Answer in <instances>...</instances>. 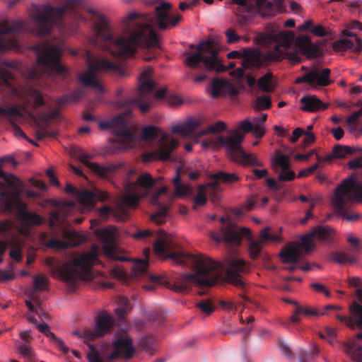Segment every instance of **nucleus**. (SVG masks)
Returning <instances> with one entry per match:
<instances>
[{
  "label": "nucleus",
  "mask_w": 362,
  "mask_h": 362,
  "mask_svg": "<svg viewBox=\"0 0 362 362\" xmlns=\"http://www.w3.org/2000/svg\"><path fill=\"white\" fill-rule=\"evenodd\" d=\"M171 4L161 2L155 6L154 17L149 14L130 13L122 19V28H114L104 16H98L93 24L95 36L90 40L94 46L116 57H133L138 48H158L159 42L151 25L154 23L160 30L175 27L182 16L170 14Z\"/></svg>",
  "instance_id": "1"
},
{
  "label": "nucleus",
  "mask_w": 362,
  "mask_h": 362,
  "mask_svg": "<svg viewBox=\"0 0 362 362\" xmlns=\"http://www.w3.org/2000/svg\"><path fill=\"white\" fill-rule=\"evenodd\" d=\"M177 246L173 236L163 230L158 233V239L153 245V252L165 260L172 259L175 264L187 267L195 272L185 273L174 277L170 283V288L177 293H187L191 285L211 286L217 281L216 272L219 264L202 254L192 255L183 251L172 252Z\"/></svg>",
  "instance_id": "2"
},
{
  "label": "nucleus",
  "mask_w": 362,
  "mask_h": 362,
  "mask_svg": "<svg viewBox=\"0 0 362 362\" xmlns=\"http://www.w3.org/2000/svg\"><path fill=\"white\" fill-rule=\"evenodd\" d=\"M156 182L149 173L140 175L136 182L125 185L124 194L118 198L115 208L104 206L99 209L100 217L107 219L112 215L118 221L126 220L129 216L128 209L135 207L138 201L145 197Z\"/></svg>",
  "instance_id": "3"
},
{
  "label": "nucleus",
  "mask_w": 362,
  "mask_h": 362,
  "mask_svg": "<svg viewBox=\"0 0 362 362\" xmlns=\"http://www.w3.org/2000/svg\"><path fill=\"white\" fill-rule=\"evenodd\" d=\"M293 40V35L291 30L279 33L268 32L262 35V43L269 45L275 43L274 49L264 53L257 49L247 48L243 51L242 66L245 69L260 68L264 62H279L284 59L285 51Z\"/></svg>",
  "instance_id": "4"
},
{
  "label": "nucleus",
  "mask_w": 362,
  "mask_h": 362,
  "mask_svg": "<svg viewBox=\"0 0 362 362\" xmlns=\"http://www.w3.org/2000/svg\"><path fill=\"white\" fill-rule=\"evenodd\" d=\"M59 1L64 5L54 7L49 4H44L32 11L30 17L36 35H47L54 27H58L60 32L64 31L62 18L65 12L82 2L81 0H59Z\"/></svg>",
  "instance_id": "5"
},
{
  "label": "nucleus",
  "mask_w": 362,
  "mask_h": 362,
  "mask_svg": "<svg viewBox=\"0 0 362 362\" xmlns=\"http://www.w3.org/2000/svg\"><path fill=\"white\" fill-rule=\"evenodd\" d=\"M99 246L93 245L90 251L76 257L54 269L57 278L72 283L76 280H88L93 276L92 267L99 263Z\"/></svg>",
  "instance_id": "6"
},
{
  "label": "nucleus",
  "mask_w": 362,
  "mask_h": 362,
  "mask_svg": "<svg viewBox=\"0 0 362 362\" xmlns=\"http://www.w3.org/2000/svg\"><path fill=\"white\" fill-rule=\"evenodd\" d=\"M331 202L339 216L349 221L358 220L359 214L346 212L351 204L362 202V185L355 180L354 175L346 177L334 189Z\"/></svg>",
  "instance_id": "7"
},
{
  "label": "nucleus",
  "mask_w": 362,
  "mask_h": 362,
  "mask_svg": "<svg viewBox=\"0 0 362 362\" xmlns=\"http://www.w3.org/2000/svg\"><path fill=\"white\" fill-rule=\"evenodd\" d=\"M197 52L187 53L185 65L192 69L203 67L206 71L223 72L235 67V64L230 62L228 67L222 64L218 57V49L213 40L202 41L197 46Z\"/></svg>",
  "instance_id": "8"
},
{
  "label": "nucleus",
  "mask_w": 362,
  "mask_h": 362,
  "mask_svg": "<svg viewBox=\"0 0 362 362\" xmlns=\"http://www.w3.org/2000/svg\"><path fill=\"white\" fill-rule=\"evenodd\" d=\"M87 70L78 75L79 82L86 87H90L98 93L105 90L98 78L100 73H112L119 76L125 75L124 69L119 64L110 61L106 58H98L90 53H86Z\"/></svg>",
  "instance_id": "9"
},
{
  "label": "nucleus",
  "mask_w": 362,
  "mask_h": 362,
  "mask_svg": "<svg viewBox=\"0 0 362 362\" xmlns=\"http://www.w3.org/2000/svg\"><path fill=\"white\" fill-rule=\"evenodd\" d=\"M131 110L124 112L105 121H100L98 126L100 129H110L116 136L119 147L127 149L134 146L136 136L132 132L134 128L130 117Z\"/></svg>",
  "instance_id": "10"
},
{
  "label": "nucleus",
  "mask_w": 362,
  "mask_h": 362,
  "mask_svg": "<svg viewBox=\"0 0 362 362\" xmlns=\"http://www.w3.org/2000/svg\"><path fill=\"white\" fill-rule=\"evenodd\" d=\"M244 135L239 130H233L227 136H218L219 144L223 146L227 156L233 162L252 166H261L255 154L246 153L242 146Z\"/></svg>",
  "instance_id": "11"
},
{
  "label": "nucleus",
  "mask_w": 362,
  "mask_h": 362,
  "mask_svg": "<svg viewBox=\"0 0 362 362\" xmlns=\"http://www.w3.org/2000/svg\"><path fill=\"white\" fill-rule=\"evenodd\" d=\"M210 237L217 243L225 241L235 245H239L243 238H248L250 240L248 252L253 259L258 258L264 245L258 240H252L250 230L248 228H238L231 223H228L221 228V235L211 232Z\"/></svg>",
  "instance_id": "12"
},
{
  "label": "nucleus",
  "mask_w": 362,
  "mask_h": 362,
  "mask_svg": "<svg viewBox=\"0 0 362 362\" xmlns=\"http://www.w3.org/2000/svg\"><path fill=\"white\" fill-rule=\"evenodd\" d=\"M22 192L12 193L11 194H1V204L7 211L16 209L18 211V221L21 226L26 230L25 234L29 233V228L40 226L43 223V218L37 213L26 210L27 206L21 198Z\"/></svg>",
  "instance_id": "13"
},
{
  "label": "nucleus",
  "mask_w": 362,
  "mask_h": 362,
  "mask_svg": "<svg viewBox=\"0 0 362 362\" xmlns=\"http://www.w3.org/2000/svg\"><path fill=\"white\" fill-rule=\"evenodd\" d=\"M153 75V69L150 67L142 71L139 77V86L138 89L139 98L131 99L124 103H118L119 107H132L137 106L142 113L147 112L152 106L151 102L148 100L151 92L156 87V84L151 80Z\"/></svg>",
  "instance_id": "14"
},
{
  "label": "nucleus",
  "mask_w": 362,
  "mask_h": 362,
  "mask_svg": "<svg viewBox=\"0 0 362 362\" xmlns=\"http://www.w3.org/2000/svg\"><path fill=\"white\" fill-rule=\"evenodd\" d=\"M37 51V64L46 74H62L66 69L59 63L61 46L44 42L34 47Z\"/></svg>",
  "instance_id": "15"
},
{
  "label": "nucleus",
  "mask_w": 362,
  "mask_h": 362,
  "mask_svg": "<svg viewBox=\"0 0 362 362\" xmlns=\"http://www.w3.org/2000/svg\"><path fill=\"white\" fill-rule=\"evenodd\" d=\"M240 6L238 15L247 20L250 15L259 14L262 17L274 15L279 11L282 4L279 0H233Z\"/></svg>",
  "instance_id": "16"
},
{
  "label": "nucleus",
  "mask_w": 362,
  "mask_h": 362,
  "mask_svg": "<svg viewBox=\"0 0 362 362\" xmlns=\"http://www.w3.org/2000/svg\"><path fill=\"white\" fill-rule=\"evenodd\" d=\"M291 32L294 35L293 31ZM293 42H294L296 47L299 49L301 54L308 57H315L319 51L317 45L313 44L308 36L300 35L295 39V35H293V40L291 42L289 47L284 51V58L288 59L293 64L301 62V58L298 50L294 49L289 51L290 47Z\"/></svg>",
  "instance_id": "17"
},
{
  "label": "nucleus",
  "mask_w": 362,
  "mask_h": 362,
  "mask_svg": "<svg viewBox=\"0 0 362 362\" xmlns=\"http://www.w3.org/2000/svg\"><path fill=\"white\" fill-rule=\"evenodd\" d=\"M115 338L113 351L108 356V358L110 360L117 358L129 360L132 358L135 352V348L132 339L127 332H116Z\"/></svg>",
  "instance_id": "18"
},
{
  "label": "nucleus",
  "mask_w": 362,
  "mask_h": 362,
  "mask_svg": "<svg viewBox=\"0 0 362 362\" xmlns=\"http://www.w3.org/2000/svg\"><path fill=\"white\" fill-rule=\"evenodd\" d=\"M23 21L4 19L0 21V51H6L16 47V42L8 35L14 34L25 28Z\"/></svg>",
  "instance_id": "19"
},
{
  "label": "nucleus",
  "mask_w": 362,
  "mask_h": 362,
  "mask_svg": "<svg viewBox=\"0 0 362 362\" xmlns=\"http://www.w3.org/2000/svg\"><path fill=\"white\" fill-rule=\"evenodd\" d=\"M117 228L114 226L96 229L95 234L103 244V252L108 258L115 260L125 261L127 258L117 254L115 244Z\"/></svg>",
  "instance_id": "20"
},
{
  "label": "nucleus",
  "mask_w": 362,
  "mask_h": 362,
  "mask_svg": "<svg viewBox=\"0 0 362 362\" xmlns=\"http://www.w3.org/2000/svg\"><path fill=\"white\" fill-rule=\"evenodd\" d=\"M226 279L237 287L244 288L245 282L241 274L247 272L245 262L237 257H229L226 261Z\"/></svg>",
  "instance_id": "21"
},
{
  "label": "nucleus",
  "mask_w": 362,
  "mask_h": 362,
  "mask_svg": "<svg viewBox=\"0 0 362 362\" xmlns=\"http://www.w3.org/2000/svg\"><path fill=\"white\" fill-rule=\"evenodd\" d=\"M334 230L329 226H316L308 233L301 237V245L305 252H308L315 247L314 240L322 242H330Z\"/></svg>",
  "instance_id": "22"
},
{
  "label": "nucleus",
  "mask_w": 362,
  "mask_h": 362,
  "mask_svg": "<svg viewBox=\"0 0 362 362\" xmlns=\"http://www.w3.org/2000/svg\"><path fill=\"white\" fill-rule=\"evenodd\" d=\"M167 137L164 134L160 139V145L153 151L145 153L143 154L142 160L148 163L154 160H166L170 158L171 152L177 147V141L171 139L170 141H163Z\"/></svg>",
  "instance_id": "23"
},
{
  "label": "nucleus",
  "mask_w": 362,
  "mask_h": 362,
  "mask_svg": "<svg viewBox=\"0 0 362 362\" xmlns=\"http://www.w3.org/2000/svg\"><path fill=\"white\" fill-rule=\"evenodd\" d=\"M62 235L66 240L52 238L47 241L45 245L49 248L66 249L71 247H76L86 240L85 236L74 230H64Z\"/></svg>",
  "instance_id": "24"
},
{
  "label": "nucleus",
  "mask_w": 362,
  "mask_h": 362,
  "mask_svg": "<svg viewBox=\"0 0 362 362\" xmlns=\"http://www.w3.org/2000/svg\"><path fill=\"white\" fill-rule=\"evenodd\" d=\"M93 158L92 155L81 153L78 156V160L86 165L93 173L103 179H108L121 165L110 164L108 165H100L97 163L90 162V159Z\"/></svg>",
  "instance_id": "25"
},
{
  "label": "nucleus",
  "mask_w": 362,
  "mask_h": 362,
  "mask_svg": "<svg viewBox=\"0 0 362 362\" xmlns=\"http://www.w3.org/2000/svg\"><path fill=\"white\" fill-rule=\"evenodd\" d=\"M112 327L111 316L107 313H100L96 318L95 330H87L84 332V337L88 340L103 337L110 332Z\"/></svg>",
  "instance_id": "26"
},
{
  "label": "nucleus",
  "mask_w": 362,
  "mask_h": 362,
  "mask_svg": "<svg viewBox=\"0 0 362 362\" xmlns=\"http://www.w3.org/2000/svg\"><path fill=\"white\" fill-rule=\"evenodd\" d=\"M35 313H28L27 321L36 325L37 329L45 334L49 340L55 344L58 349L64 354H67L69 351V347L64 344L61 338L56 335L50 330V327L47 323H39L34 316Z\"/></svg>",
  "instance_id": "27"
},
{
  "label": "nucleus",
  "mask_w": 362,
  "mask_h": 362,
  "mask_svg": "<svg viewBox=\"0 0 362 362\" xmlns=\"http://www.w3.org/2000/svg\"><path fill=\"white\" fill-rule=\"evenodd\" d=\"M19 97L33 108H37L45 105L42 92L33 86H25Z\"/></svg>",
  "instance_id": "28"
},
{
  "label": "nucleus",
  "mask_w": 362,
  "mask_h": 362,
  "mask_svg": "<svg viewBox=\"0 0 362 362\" xmlns=\"http://www.w3.org/2000/svg\"><path fill=\"white\" fill-rule=\"evenodd\" d=\"M350 316L336 315L335 317L351 328L362 329V305L354 303L349 306Z\"/></svg>",
  "instance_id": "29"
},
{
  "label": "nucleus",
  "mask_w": 362,
  "mask_h": 362,
  "mask_svg": "<svg viewBox=\"0 0 362 362\" xmlns=\"http://www.w3.org/2000/svg\"><path fill=\"white\" fill-rule=\"evenodd\" d=\"M0 115H4L8 119L12 127V132L16 136H19L25 140H28V137L25 134L23 130L16 124L15 119L16 117H22L23 114L17 106H9L3 107L0 106Z\"/></svg>",
  "instance_id": "30"
},
{
  "label": "nucleus",
  "mask_w": 362,
  "mask_h": 362,
  "mask_svg": "<svg viewBox=\"0 0 362 362\" xmlns=\"http://www.w3.org/2000/svg\"><path fill=\"white\" fill-rule=\"evenodd\" d=\"M272 165L274 169L277 166L281 168V172L278 176L279 181H291L295 178V173L290 170V162L288 157L286 155L279 153L272 160Z\"/></svg>",
  "instance_id": "31"
},
{
  "label": "nucleus",
  "mask_w": 362,
  "mask_h": 362,
  "mask_svg": "<svg viewBox=\"0 0 362 362\" xmlns=\"http://www.w3.org/2000/svg\"><path fill=\"white\" fill-rule=\"evenodd\" d=\"M167 193V187L165 186L162 187L160 189L156 192L151 197V202L153 205L158 206V211L151 215V219L152 221L158 224H161L165 221L167 212L169 206L168 205L161 204L159 202V197L162 194Z\"/></svg>",
  "instance_id": "32"
},
{
  "label": "nucleus",
  "mask_w": 362,
  "mask_h": 362,
  "mask_svg": "<svg viewBox=\"0 0 362 362\" xmlns=\"http://www.w3.org/2000/svg\"><path fill=\"white\" fill-rule=\"evenodd\" d=\"M236 95L238 91L235 86L227 80L215 78L211 82V95L217 98L223 95Z\"/></svg>",
  "instance_id": "33"
},
{
  "label": "nucleus",
  "mask_w": 362,
  "mask_h": 362,
  "mask_svg": "<svg viewBox=\"0 0 362 362\" xmlns=\"http://www.w3.org/2000/svg\"><path fill=\"white\" fill-rule=\"evenodd\" d=\"M202 122L203 119L201 117H189L185 123L174 125L172 127L171 132L173 134H178L182 136H189L202 125Z\"/></svg>",
  "instance_id": "34"
},
{
  "label": "nucleus",
  "mask_w": 362,
  "mask_h": 362,
  "mask_svg": "<svg viewBox=\"0 0 362 362\" xmlns=\"http://www.w3.org/2000/svg\"><path fill=\"white\" fill-rule=\"evenodd\" d=\"M332 48L335 52L349 50L358 53L362 51V40L359 37H356L354 40L346 38L340 39L332 43Z\"/></svg>",
  "instance_id": "35"
},
{
  "label": "nucleus",
  "mask_w": 362,
  "mask_h": 362,
  "mask_svg": "<svg viewBox=\"0 0 362 362\" xmlns=\"http://www.w3.org/2000/svg\"><path fill=\"white\" fill-rule=\"evenodd\" d=\"M300 246L297 243H290L281 251L279 256L284 258V263H296L301 257Z\"/></svg>",
  "instance_id": "36"
},
{
  "label": "nucleus",
  "mask_w": 362,
  "mask_h": 362,
  "mask_svg": "<svg viewBox=\"0 0 362 362\" xmlns=\"http://www.w3.org/2000/svg\"><path fill=\"white\" fill-rule=\"evenodd\" d=\"M330 69L325 68L321 71L317 68H313L308 72L310 76V82L311 86L317 85L320 86H327L331 83L329 78Z\"/></svg>",
  "instance_id": "37"
},
{
  "label": "nucleus",
  "mask_w": 362,
  "mask_h": 362,
  "mask_svg": "<svg viewBox=\"0 0 362 362\" xmlns=\"http://www.w3.org/2000/svg\"><path fill=\"white\" fill-rule=\"evenodd\" d=\"M302 104L301 110L305 112H316L325 110L328 107V103H322L315 95H308L303 96L300 100Z\"/></svg>",
  "instance_id": "38"
},
{
  "label": "nucleus",
  "mask_w": 362,
  "mask_h": 362,
  "mask_svg": "<svg viewBox=\"0 0 362 362\" xmlns=\"http://www.w3.org/2000/svg\"><path fill=\"white\" fill-rule=\"evenodd\" d=\"M77 196L78 201L87 206H91L95 199L103 202L107 200L110 197L109 194L106 192L98 191L93 193L88 190L78 193Z\"/></svg>",
  "instance_id": "39"
},
{
  "label": "nucleus",
  "mask_w": 362,
  "mask_h": 362,
  "mask_svg": "<svg viewBox=\"0 0 362 362\" xmlns=\"http://www.w3.org/2000/svg\"><path fill=\"white\" fill-rule=\"evenodd\" d=\"M209 177L214 181L208 184V186L216 187L219 183L231 184L238 182L240 177L233 173H226L219 171L216 173L211 174Z\"/></svg>",
  "instance_id": "40"
},
{
  "label": "nucleus",
  "mask_w": 362,
  "mask_h": 362,
  "mask_svg": "<svg viewBox=\"0 0 362 362\" xmlns=\"http://www.w3.org/2000/svg\"><path fill=\"white\" fill-rule=\"evenodd\" d=\"M74 206V204L72 202H66L58 210L52 211L49 217V226L52 228L57 223L62 221L64 216L70 214Z\"/></svg>",
  "instance_id": "41"
},
{
  "label": "nucleus",
  "mask_w": 362,
  "mask_h": 362,
  "mask_svg": "<svg viewBox=\"0 0 362 362\" xmlns=\"http://www.w3.org/2000/svg\"><path fill=\"white\" fill-rule=\"evenodd\" d=\"M344 351L355 362H362V345H358L354 340L349 341L344 344Z\"/></svg>",
  "instance_id": "42"
},
{
  "label": "nucleus",
  "mask_w": 362,
  "mask_h": 362,
  "mask_svg": "<svg viewBox=\"0 0 362 362\" xmlns=\"http://www.w3.org/2000/svg\"><path fill=\"white\" fill-rule=\"evenodd\" d=\"M329 259L339 264H353L357 262V257L355 255H348L339 251L332 252L329 255Z\"/></svg>",
  "instance_id": "43"
},
{
  "label": "nucleus",
  "mask_w": 362,
  "mask_h": 362,
  "mask_svg": "<svg viewBox=\"0 0 362 362\" xmlns=\"http://www.w3.org/2000/svg\"><path fill=\"white\" fill-rule=\"evenodd\" d=\"M17 353L25 360V362H36V354L33 351L31 343L20 344L17 348Z\"/></svg>",
  "instance_id": "44"
},
{
  "label": "nucleus",
  "mask_w": 362,
  "mask_h": 362,
  "mask_svg": "<svg viewBox=\"0 0 362 362\" xmlns=\"http://www.w3.org/2000/svg\"><path fill=\"white\" fill-rule=\"evenodd\" d=\"M257 84L258 88L265 93H270L274 90L272 74L269 72L259 78Z\"/></svg>",
  "instance_id": "45"
},
{
  "label": "nucleus",
  "mask_w": 362,
  "mask_h": 362,
  "mask_svg": "<svg viewBox=\"0 0 362 362\" xmlns=\"http://www.w3.org/2000/svg\"><path fill=\"white\" fill-rule=\"evenodd\" d=\"M14 223L9 219L0 221V238L6 240L13 236Z\"/></svg>",
  "instance_id": "46"
},
{
  "label": "nucleus",
  "mask_w": 362,
  "mask_h": 362,
  "mask_svg": "<svg viewBox=\"0 0 362 362\" xmlns=\"http://www.w3.org/2000/svg\"><path fill=\"white\" fill-rule=\"evenodd\" d=\"M252 105L255 111L268 110L272 105L271 98L267 95L257 96L253 100Z\"/></svg>",
  "instance_id": "47"
},
{
  "label": "nucleus",
  "mask_w": 362,
  "mask_h": 362,
  "mask_svg": "<svg viewBox=\"0 0 362 362\" xmlns=\"http://www.w3.org/2000/svg\"><path fill=\"white\" fill-rule=\"evenodd\" d=\"M356 149L344 145L337 144L333 147L334 156L336 158H344L356 152Z\"/></svg>",
  "instance_id": "48"
},
{
  "label": "nucleus",
  "mask_w": 362,
  "mask_h": 362,
  "mask_svg": "<svg viewBox=\"0 0 362 362\" xmlns=\"http://www.w3.org/2000/svg\"><path fill=\"white\" fill-rule=\"evenodd\" d=\"M227 129V124L223 121H218L214 124L209 126V128L203 129L198 133L199 136H204L209 133L216 134L222 132Z\"/></svg>",
  "instance_id": "49"
},
{
  "label": "nucleus",
  "mask_w": 362,
  "mask_h": 362,
  "mask_svg": "<svg viewBox=\"0 0 362 362\" xmlns=\"http://www.w3.org/2000/svg\"><path fill=\"white\" fill-rule=\"evenodd\" d=\"M49 279L45 274L36 275L33 278V287L36 291L46 290L48 286Z\"/></svg>",
  "instance_id": "50"
},
{
  "label": "nucleus",
  "mask_w": 362,
  "mask_h": 362,
  "mask_svg": "<svg viewBox=\"0 0 362 362\" xmlns=\"http://www.w3.org/2000/svg\"><path fill=\"white\" fill-rule=\"evenodd\" d=\"M148 266V262L145 259H139L136 261L132 267V275L134 276H140L143 275Z\"/></svg>",
  "instance_id": "51"
},
{
  "label": "nucleus",
  "mask_w": 362,
  "mask_h": 362,
  "mask_svg": "<svg viewBox=\"0 0 362 362\" xmlns=\"http://www.w3.org/2000/svg\"><path fill=\"white\" fill-rule=\"evenodd\" d=\"M269 228H264L259 233V241L262 244L268 241L279 242L281 241V238L277 235H272L269 233Z\"/></svg>",
  "instance_id": "52"
},
{
  "label": "nucleus",
  "mask_w": 362,
  "mask_h": 362,
  "mask_svg": "<svg viewBox=\"0 0 362 362\" xmlns=\"http://www.w3.org/2000/svg\"><path fill=\"white\" fill-rule=\"evenodd\" d=\"M140 344L142 349L146 352L151 353L156 349V339L152 336L143 337Z\"/></svg>",
  "instance_id": "53"
},
{
  "label": "nucleus",
  "mask_w": 362,
  "mask_h": 362,
  "mask_svg": "<svg viewBox=\"0 0 362 362\" xmlns=\"http://www.w3.org/2000/svg\"><path fill=\"white\" fill-rule=\"evenodd\" d=\"M160 129L155 126L145 127L141 132V138L144 140L156 138L158 134Z\"/></svg>",
  "instance_id": "54"
},
{
  "label": "nucleus",
  "mask_w": 362,
  "mask_h": 362,
  "mask_svg": "<svg viewBox=\"0 0 362 362\" xmlns=\"http://www.w3.org/2000/svg\"><path fill=\"white\" fill-rule=\"evenodd\" d=\"M196 306L203 314L206 315H210L215 310L214 305L209 300H201L197 303Z\"/></svg>",
  "instance_id": "55"
},
{
  "label": "nucleus",
  "mask_w": 362,
  "mask_h": 362,
  "mask_svg": "<svg viewBox=\"0 0 362 362\" xmlns=\"http://www.w3.org/2000/svg\"><path fill=\"white\" fill-rule=\"evenodd\" d=\"M346 240L351 245L349 250L351 252H358L361 250V243L357 237L351 233H348L346 235Z\"/></svg>",
  "instance_id": "56"
},
{
  "label": "nucleus",
  "mask_w": 362,
  "mask_h": 362,
  "mask_svg": "<svg viewBox=\"0 0 362 362\" xmlns=\"http://www.w3.org/2000/svg\"><path fill=\"white\" fill-rule=\"evenodd\" d=\"M208 186L206 185H200L198 188V193L197 196L194 199V202L197 205L202 206L204 205L206 202V198L205 196V190Z\"/></svg>",
  "instance_id": "57"
},
{
  "label": "nucleus",
  "mask_w": 362,
  "mask_h": 362,
  "mask_svg": "<svg viewBox=\"0 0 362 362\" xmlns=\"http://www.w3.org/2000/svg\"><path fill=\"white\" fill-rule=\"evenodd\" d=\"M58 135V133L55 131L49 130L45 127L40 128V130L36 132L35 137L37 140H42L45 137H53L55 138Z\"/></svg>",
  "instance_id": "58"
},
{
  "label": "nucleus",
  "mask_w": 362,
  "mask_h": 362,
  "mask_svg": "<svg viewBox=\"0 0 362 362\" xmlns=\"http://www.w3.org/2000/svg\"><path fill=\"white\" fill-rule=\"evenodd\" d=\"M0 80L6 86H10L11 82L14 80L13 73L6 69H0Z\"/></svg>",
  "instance_id": "59"
},
{
  "label": "nucleus",
  "mask_w": 362,
  "mask_h": 362,
  "mask_svg": "<svg viewBox=\"0 0 362 362\" xmlns=\"http://www.w3.org/2000/svg\"><path fill=\"white\" fill-rule=\"evenodd\" d=\"M192 192L191 187L188 185H180L175 188V195L179 197H183L189 195Z\"/></svg>",
  "instance_id": "60"
},
{
  "label": "nucleus",
  "mask_w": 362,
  "mask_h": 362,
  "mask_svg": "<svg viewBox=\"0 0 362 362\" xmlns=\"http://www.w3.org/2000/svg\"><path fill=\"white\" fill-rule=\"evenodd\" d=\"M310 32L314 35L320 37H325L331 34V33L329 30H326L325 28H324L322 25H317L316 26L311 28Z\"/></svg>",
  "instance_id": "61"
},
{
  "label": "nucleus",
  "mask_w": 362,
  "mask_h": 362,
  "mask_svg": "<svg viewBox=\"0 0 362 362\" xmlns=\"http://www.w3.org/2000/svg\"><path fill=\"white\" fill-rule=\"evenodd\" d=\"M225 35L227 37V42L229 44L235 43L240 40V36L238 35L233 28H228L225 30Z\"/></svg>",
  "instance_id": "62"
},
{
  "label": "nucleus",
  "mask_w": 362,
  "mask_h": 362,
  "mask_svg": "<svg viewBox=\"0 0 362 362\" xmlns=\"http://www.w3.org/2000/svg\"><path fill=\"white\" fill-rule=\"evenodd\" d=\"M59 111L57 110H54L49 112H45V113L41 114L40 117L42 122H44L45 123H48L52 119L57 118L59 116Z\"/></svg>",
  "instance_id": "63"
},
{
  "label": "nucleus",
  "mask_w": 362,
  "mask_h": 362,
  "mask_svg": "<svg viewBox=\"0 0 362 362\" xmlns=\"http://www.w3.org/2000/svg\"><path fill=\"white\" fill-rule=\"evenodd\" d=\"M362 118V115L359 110L354 112L351 116H349L346 119V122L349 124H353L354 126L351 127V131H354L356 129V123L358 121L359 118Z\"/></svg>",
  "instance_id": "64"
}]
</instances>
